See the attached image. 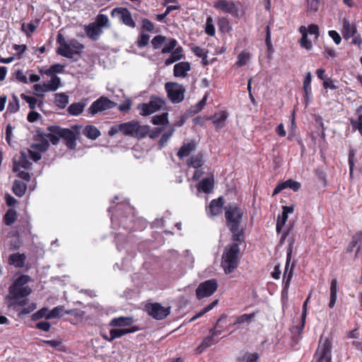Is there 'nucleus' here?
<instances>
[{"mask_svg": "<svg viewBox=\"0 0 362 362\" xmlns=\"http://www.w3.org/2000/svg\"><path fill=\"white\" fill-rule=\"evenodd\" d=\"M30 280L29 276L21 275L10 286L8 298L12 300L11 305L23 306L28 303L27 296L32 291L31 288L26 285Z\"/></svg>", "mask_w": 362, "mask_h": 362, "instance_id": "1", "label": "nucleus"}, {"mask_svg": "<svg viewBox=\"0 0 362 362\" xmlns=\"http://www.w3.org/2000/svg\"><path fill=\"white\" fill-rule=\"evenodd\" d=\"M239 254V244L236 243H233L225 247L222 256L221 266L226 274H230L237 268Z\"/></svg>", "mask_w": 362, "mask_h": 362, "instance_id": "2", "label": "nucleus"}, {"mask_svg": "<svg viewBox=\"0 0 362 362\" xmlns=\"http://www.w3.org/2000/svg\"><path fill=\"white\" fill-rule=\"evenodd\" d=\"M121 132L124 136H132L136 139H143L149 133L150 127L147 125L141 126L138 121L120 124Z\"/></svg>", "mask_w": 362, "mask_h": 362, "instance_id": "3", "label": "nucleus"}, {"mask_svg": "<svg viewBox=\"0 0 362 362\" xmlns=\"http://www.w3.org/2000/svg\"><path fill=\"white\" fill-rule=\"evenodd\" d=\"M331 339L321 335L312 362H332Z\"/></svg>", "mask_w": 362, "mask_h": 362, "instance_id": "4", "label": "nucleus"}, {"mask_svg": "<svg viewBox=\"0 0 362 362\" xmlns=\"http://www.w3.org/2000/svg\"><path fill=\"white\" fill-rule=\"evenodd\" d=\"M243 211L236 205L230 204L226 208L225 217L230 230H235L240 227Z\"/></svg>", "mask_w": 362, "mask_h": 362, "instance_id": "5", "label": "nucleus"}, {"mask_svg": "<svg viewBox=\"0 0 362 362\" xmlns=\"http://www.w3.org/2000/svg\"><path fill=\"white\" fill-rule=\"evenodd\" d=\"M165 90L168 99L175 104L180 103L185 98V88L177 82H167L165 83Z\"/></svg>", "mask_w": 362, "mask_h": 362, "instance_id": "6", "label": "nucleus"}, {"mask_svg": "<svg viewBox=\"0 0 362 362\" xmlns=\"http://www.w3.org/2000/svg\"><path fill=\"white\" fill-rule=\"evenodd\" d=\"M226 315H222L220 318L217 320L214 327L209 330L210 335L206 337L202 342L200 344L199 346L195 349V352L197 354H199L202 353V351L206 348L211 346V345L216 344L218 341L216 339V337L221 334L223 332V329H217L216 327H218L219 323L221 322L223 320H226Z\"/></svg>", "mask_w": 362, "mask_h": 362, "instance_id": "7", "label": "nucleus"}, {"mask_svg": "<svg viewBox=\"0 0 362 362\" xmlns=\"http://www.w3.org/2000/svg\"><path fill=\"white\" fill-rule=\"evenodd\" d=\"M61 138L64 141L66 146L69 149H75L76 146V140L80 135V127L77 125L71 126V128L61 127Z\"/></svg>", "mask_w": 362, "mask_h": 362, "instance_id": "8", "label": "nucleus"}, {"mask_svg": "<svg viewBox=\"0 0 362 362\" xmlns=\"http://www.w3.org/2000/svg\"><path fill=\"white\" fill-rule=\"evenodd\" d=\"M165 100L159 97L152 96L147 103H141L138 105V110L142 116L150 115L163 108L165 105Z\"/></svg>", "mask_w": 362, "mask_h": 362, "instance_id": "9", "label": "nucleus"}, {"mask_svg": "<svg viewBox=\"0 0 362 362\" xmlns=\"http://www.w3.org/2000/svg\"><path fill=\"white\" fill-rule=\"evenodd\" d=\"M218 282L215 279H211L202 282L196 289L197 299L209 297L213 295L218 288Z\"/></svg>", "mask_w": 362, "mask_h": 362, "instance_id": "10", "label": "nucleus"}, {"mask_svg": "<svg viewBox=\"0 0 362 362\" xmlns=\"http://www.w3.org/2000/svg\"><path fill=\"white\" fill-rule=\"evenodd\" d=\"M145 310L150 316L157 320L165 319L170 313V307L162 306L158 303H147L145 305Z\"/></svg>", "mask_w": 362, "mask_h": 362, "instance_id": "11", "label": "nucleus"}, {"mask_svg": "<svg viewBox=\"0 0 362 362\" xmlns=\"http://www.w3.org/2000/svg\"><path fill=\"white\" fill-rule=\"evenodd\" d=\"M116 106V103L107 97L101 96L94 101L88 109V112L91 115H95L98 112L110 110Z\"/></svg>", "mask_w": 362, "mask_h": 362, "instance_id": "12", "label": "nucleus"}, {"mask_svg": "<svg viewBox=\"0 0 362 362\" xmlns=\"http://www.w3.org/2000/svg\"><path fill=\"white\" fill-rule=\"evenodd\" d=\"M293 252L292 245L291 244L287 250L286 262L285 265V269L284 272V288L283 294L287 295L290 283L293 277V265L291 266V269H288L289 264L291 259V255Z\"/></svg>", "mask_w": 362, "mask_h": 362, "instance_id": "13", "label": "nucleus"}, {"mask_svg": "<svg viewBox=\"0 0 362 362\" xmlns=\"http://www.w3.org/2000/svg\"><path fill=\"white\" fill-rule=\"evenodd\" d=\"M112 17H119V20L125 25L130 28H135L136 23L132 18L130 11L127 8L117 7L111 11Z\"/></svg>", "mask_w": 362, "mask_h": 362, "instance_id": "14", "label": "nucleus"}, {"mask_svg": "<svg viewBox=\"0 0 362 362\" xmlns=\"http://www.w3.org/2000/svg\"><path fill=\"white\" fill-rule=\"evenodd\" d=\"M214 7L224 13H230L234 16L238 14V8L233 1L218 0L214 3Z\"/></svg>", "mask_w": 362, "mask_h": 362, "instance_id": "15", "label": "nucleus"}, {"mask_svg": "<svg viewBox=\"0 0 362 362\" xmlns=\"http://www.w3.org/2000/svg\"><path fill=\"white\" fill-rule=\"evenodd\" d=\"M69 49H64V52L69 54V57H65L68 59H73L74 55H80L81 51L84 49V45L76 39H71L68 42Z\"/></svg>", "mask_w": 362, "mask_h": 362, "instance_id": "16", "label": "nucleus"}, {"mask_svg": "<svg viewBox=\"0 0 362 362\" xmlns=\"http://www.w3.org/2000/svg\"><path fill=\"white\" fill-rule=\"evenodd\" d=\"M32 163L29 161L25 152L21 151L19 159L17 160L13 159V172L19 171L21 168L29 169L31 168Z\"/></svg>", "mask_w": 362, "mask_h": 362, "instance_id": "17", "label": "nucleus"}, {"mask_svg": "<svg viewBox=\"0 0 362 362\" xmlns=\"http://www.w3.org/2000/svg\"><path fill=\"white\" fill-rule=\"evenodd\" d=\"M190 69L191 65L188 62H181L175 64L173 75L177 78H185Z\"/></svg>", "mask_w": 362, "mask_h": 362, "instance_id": "18", "label": "nucleus"}, {"mask_svg": "<svg viewBox=\"0 0 362 362\" xmlns=\"http://www.w3.org/2000/svg\"><path fill=\"white\" fill-rule=\"evenodd\" d=\"M84 30L88 37L93 41L98 40L103 33L101 28H99L97 24L94 23H90L86 25Z\"/></svg>", "mask_w": 362, "mask_h": 362, "instance_id": "19", "label": "nucleus"}, {"mask_svg": "<svg viewBox=\"0 0 362 362\" xmlns=\"http://www.w3.org/2000/svg\"><path fill=\"white\" fill-rule=\"evenodd\" d=\"M300 187V184L296 181H293L292 180H288L285 182H281L278 184L274 189L273 196L279 194L283 189L286 188H291L293 191H298Z\"/></svg>", "mask_w": 362, "mask_h": 362, "instance_id": "20", "label": "nucleus"}, {"mask_svg": "<svg viewBox=\"0 0 362 362\" xmlns=\"http://www.w3.org/2000/svg\"><path fill=\"white\" fill-rule=\"evenodd\" d=\"M47 130L49 133L44 134L43 136L45 139H49L53 145H57L59 139H62L61 134L59 133V132H61V127L56 125L49 126L47 127Z\"/></svg>", "mask_w": 362, "mask_h": 362, "instance_id": "21", "label": "nucleus"}, {"mask_svg": "<svg viewBox=\"0 0 362 362\" xmlns=\"http://www.w3.org/2000/svg\"><path fill=\"white\" fill-rule=\"evenodd\" d=\"M356 33H358V31L356 25L351 23L346 18L344 19L341 30L343 37L345 40H349L351 37V36L356 35Z\"/></svg>", "mask_w": 362, "mask_h": 362, "instance_id": "22", "label": "nucleus"}, {"mask_svg": "<svg viewBox=\"0 0 362 362\" xmlns=\"http://www.w3.org/2000/svg\"><path fill=\"white\" fill-rule=\"evenodd\" d=\"M26 256L23 253H13L11 254L8 259V263L16 268H22L25 265Z\"/></svg>", "mask_w": 362, "mask_h": 362, "instance_id": "23", "label": "nucleus"}, {"mask_svg": "<svg viewBox=\"0 0 362 362\" xmlns=\"http://www.w3.org/2000/svg\"><path fill=\"white\" fill-rule=\"evenodd\" d=\"M224 204L223 198L218 197L216 199H213L209 204V214L212 216H218L221 214L222 209Z\"/></svg>", "mask_w": 362, "mask_h": 362, "instance_id": "24", "label": "nucleus"}, {"mask_svg": "<svg viewBox=\"0 0 362 362\" xmlns=\"http://www.w3.org/2000/svg\"><path fill=\"white\" fill-rule=\"evenodd\" d=\"M214 185V180L213 177L204 178L198 183L197 189L206 194H209L212 191Z\"/></svg>", "mask_w": 362, "mask_h": 362, "instance_id": "25", "label": "nucleus"}, {"mask_svg": "<svg viewBox=\"0 0 362 362\" xmlns=\"http://www.w3.org/2000/svg\"><path fill=\"white\" fill-rule=\"evenodd\" d=\"M57 42L59 45V47L57 49V54L62 57H69V54L64 52L69 49L68 42L65 37L63 36L62 33H59L57 37Z\"/></svg>", "mask_w": 362, "mask_h": 362, "instance_id": "26", "label": "nucleus"}, {"mask_svg": "<svg viewBox=\"0 0 362 362\" xmlns=\"http://www.w3.org/2000/svg\"><path fill=\"white\" fill-rule=\"evenodd\" d=\"M196 148V144L194 141L183 144L179 149L177 156L180 158L189 156Z\"/></svg>", "mask_w": 362, "mask_h": 362, "instance_id": "27", "label": "nucleus"}, {"mask_svg": "<svg viewBox=\"0 0 362 362\" xmlns=\"http://www.w3.org/2000/svg\"><path fill=\"white\" fill-rule=\"evenodd\" d=\"M138 330V328L136 327H131V328H127V329H112L110 331V339L114 340L117 338H120L122 336L134 332Z\"/></svg>", "mask_w": 362, "mask_h": 362, "instance_id": "28", "label": "nucleus"}, {"mask_svg": "<svg viewBox=\"0 0 362 362\" xmlns=\"http://www.w3.org/2000/svg\"><path fill=\"white\" fill-rule=\"evenodd\" d=\"M204 156L202 153L191 156L187 160V165L188 167L194 168L195 169L199 168L204 165Z\"/></svg>", "mask_w": 362, "mask_h": 362, "instance_id": "29", "label": "nucleus"}, {"mask_svg": "<svg viewBox=\"0 0 362 362\" xmlns=\"http://www.w3.org/2000/svg\"><path fill=\"white\" fill-rule=\"evenodd\" d=\"M183 57L184 54L182 47H177L174 51L170 52V57L165 61V65L169 66Z\"/></svg>", "mask_w": 362, "mask_h": 362, "instance_id": "30", "label": "nucleus"}, {"mask_svg": "<svg viewBox=\"0 0 362 362\" xmlns=\"http://www.w3.org/2000/svg\"><path fill=\"white\" fill-rule=\"evenodd\" d=\"M133 320L129 317H119L113 318L109 323L110 327H125L132 324Z\"/></svg>", "mask_w": 362, "mask_h": 362, "instance_id": "31", "label": "nucleus"}, {"mask_svg": "<svg viewBox=\"0 0 362 362\" xmlns=\"http://www.w3.org/2000/svg\"><path fill=\"white\" fill-rule=\"evenodd\" d=\"M83 134L88 139L95 140L100 136L99 129L93 125H87L83 129Z\"/></svg>", "mask_w": 362, "mask_h": 362, "instance_id": "32", "label": "nucleus"}, {"mask_svg": "<svg viewBox=\"0 0 362 362\" xmlns=\"http://www.w3.org/2000/svg\"><path fill=\"white\" fill-rule=\"evenodd\" d=\"M13 192L18 197H23L27 189V185L20 180H15L13 185Z\"/></svg>", "mask_w": 362, "mask_h": 362, "instance_id": "33", "label": "nucleus"}, {"mask_svg": "<svg viewBox=\"0 0 362 362\" xmlns=\"http://www.w3.org/2000/svg\"><path fill=\"white\" fill-rule=\"evenodd\" d=\"M256 316V313H252L250 314H243L235 317V322L233 325H237L244 323L250 324L252 322Z\"/></svg>", "mask_w": 362, "mask_h": 362, "instance_id": "34", "label": "nucleus"}, {"mask_svg": "<svg viewBox=\"0 0 362 362\" xmlns=\"http://www.w3.org/2000/svg\"><path fill=\"white\" fill-rule=\"evenodd\" d=\"M17 219V212L13 209H9L4 216L3 221L5 225L11 226Z\"/></svg>", "mask_w": 362, "mask_h": 362, "instance_id": "35", "label": "nucleus"}, {"mask_svg": "<svg viewBox=\"0 0 362 362\" xmlns=\"http://www.w3.org/2000/svg\"><path fill=\"white\" fill-rule=\"evenodd\" d=\"M44 86L46 88L47 91H55L61 85L60 78L54 75L50 81L47 83H44Z\"/></svg>", "mask_w": 362, "mask_h": 362, "instance_id": "36", "label": "nucleus"}, {"mask_svg": "<svg viewBox=\"0 0 362 362\" xmlns=\"http://www.w3.org/2000/svg\"><path fill=\"white\" fill-rule=\"evenodd\" d=\"M300 33L302 34V38L300 40V45L308 50L311 49L312 43L308 40V30L305 26H300L299 28Z\"/></svg>", "mask_w": 362, "mask_h": 362, "instance_id": "37", "label": "nucleus"}, {"mask_svg": "<svg viewBox=\"0 0 362 362\" xmlns=\"http://www.w3.org/2000/svg\"><path fill=\"white\" fill-rule=\"evenodd\" d=\"M337 296V281L336 279H332L330 286V300L329 303V308H333L335 305Z\"/></svg>", "mask_w": 362, "mask_h": 362, "instance_id": "38", "label": "nucleus"}, {"mask_svg": "<svg viewBox=\"0 0 362 362\" xmlns=\"http://www.w3.org/2000/svg\"><path fill=\"white\" fill-rule=\"evenodd\" d=\"M85 104L83 103H75L71 104L67 109V111L71 115H78L84 110Z\"/></svg>", "mask_w": 362, "mask_h": 362, "instance_id": "39", "label": "nucleus"}, {"mask_svg": "<svg viewBox=\"0 0 362 362\" xmlns=\"http://www.w3.org/2000/svg\"><path fill=\"white\" fill-rule=\"evenodd\" d=\"M54 103L61 109L64 108L69 103V97L65 93L55 94Z\"/></svg>", "mask_w": 362, "mask_h": 362, "instance_id": "40", "label": "nucleus"}, {"mask_svg": "<svg viewBox=\"0 0 362 362\" xmlns=\"http://www.w3.org/2000/svg\"><path fill=\"white\" fill-rule=\"evenodd\" d=\"M49 146V141L47 139L43 137L39 143L33 144L31 145V148L37 151L40 153L46 151Z\"/></svg>", "mask_w": 362, "mask_h": 362, "instance_id": "41", "label": "nucleus"}, {"mask_svg": "<svg viewBox=\"0 0 362 362\" xmlns=\"http://www.w3.org/2000/svg\"><path fill=\"white\" fill-rule=\"evenodd\" d=\"M250 54L246 51L241 52L238 55V60L235 62V65L238 67H241L243 66H245L250 59Z\"/></svg>", "mask_w": 362, "mask_h": 362, "instance_id": "42", "label": "nucleus"}, {"mask_svg": "<svg viewBox=\"0 0 362 362\" xmlns=\"http://www.w3.org/2000/svg\"><path fill=\"white\" fill-rule=\"evenodd\" d=\"M64 65L60 64H55L45 71L41 70L40 72L47 76H52L55 73H62L64 70Z\"/></svg>", "mask_w": 362, "mask_h": 362, "instance_id": "43", "label": "nucleus"}, {"mask_svg": "<svg viewBox=\"0 0 362 362\" xmlns=\"http://www.w3.org/2000/svg\"><path fill=\"white\" fill-rule=\"evenodd\" d=\"M96 23L99 28H101L103 30V28H109V19L107 16L105 14H98L95 18V21L93 22Z\"/></svg>", "mask_w": 362, "mask_h": 362, "instance_id": "44", "label": "nucleus"}, {"mask_svg": "<svg viewBox=\"0 0 362 362\" xmlns=\"http://www.w3.org/2000/svg\"><path fill=\"white\" fill-rule=\"evenodd\" d=\"M362 240V232H357L353 235L352 240L350 242L346 251L347 252H351L356 245Z\"/></svg>", "mask_w": 362, "mask_h": 362, "instance_id": "45", "label": "nucleus"}, {"mask_svg": "<svg viewBox=\"0 0 362 362\" xmlns=\"http://www.w3.org/2000/svg\"><path fill=\"white\" fill-rule=\"evenodd\" d=\"M228 117V113L225 111H223L218 114V115L214 116V124L216 128H221L223 127V124L226 120Z\"/></svg>", "mask_w": 362, "mask_h": 362, "instance_id": "46", "label": "nucleus"}, {"mask_svg": "<svg viewBox=\"0 0 362 362\" xmlns=\"http://www.w3.org/2000/svg\"><path fill=\"white\" fill-rule=\"evenodd\" d=\"M177 42L175 39H170L168 42L165 43L161 50L162 54L170 53L177 47Z\"/></svg>", "mask_w": 362, "mask_h": 362, "instance_id": "47", "label": "nucleus"}, {"mask_svg": "<svg viewBox=\"0 0 362 362\" xmlns=\"http://www.w3.org/2000/svg\"><path fill=\"white\" fill-rule=\"evenodd\" d=\"M312 81V75L310 72L307 73L306 76L304 78L303 81V90L305 93V97H308V95L311 93V87L310 83Z\"/></svg>", "mask_w": 362, "mask_h": 362, "instance_id": "48", "label": "nucleus"}, {"mask_svg": "<svg viewBox=\"0 0 362 362\" xmlns=\"http://www.w3.org/2000/svg\"><path fill=\"white\" fill-rule=\"evenodd\" d=\"M168 121V113L164 112L159 115H156L152 117L151 122L155 125L162 124L167 123Z\"/></svg>", "mask_w": 362, "mask_h": 362, "instance_id": "49", "label": "nucleus"}, {"mask_svg": "<svg viewBox=\"0 0 362 362\" xmlns=\"http://www.w3.org/2000/svg\"><path fill=\"white\" fill-rule=\"evenodd\" d=\"M49 315V309L47 308H42L32 315L33 320H39L45 317L47 320V316Z\"/></svg>", "mask_w": 362, "mask_h": 362, "instance_id": "50", "label": "nucleus"}, {"mask_svg": "<svg viewBox=\"0 0 362 362\" xmlns=\"http://www.w3.org/2000/svg\"><path fill=\"white\" fill-rule=\"evenodd\" d=\"M205 32L210 36H214L215 35V28L213 23V18L211 16H209L206 18Z\"/></svg>", "mask_w": 362, "mask_h": 362, "instance_id": "51", "label": "nucleus"}, {"mask_svg": "<svg viewBox=\"0 0 362 362\" xmlns=\"http://www.w3.org/2000/svg\"><path fill=\"white\" fill-rule=\"evenodd\" d=\"M356 156V150L351 148L349 151V175L353 177L354 167V158Z\"/></svg>", "mask_w": 362, "mask_h": 362, "instance_id": "52", "label": "nucleus"}, {"mask_svg": "<svg viewBox=\"0 0 362 362\" xmlns=\"http://www.w3.org/2000/svg\"><path fill=\"white\" fill-rule=\"evenodd\" d=\"M21 98L28 104L31 110H34L36 107L37 100L35 97L28 96L25 93H22L21 94Z\"/></svg>", "mask_w": 362, "mask_h": 362, "instance_id": "53", "label": "nucleus"}, {"mask_svg": "<svg viewBox=\"0 0 362 362\" xmlns=\"http://www.w3.org/2000/svg\"><path fill=\"white\" fill-rule=\"evenodd\" d=\"M149 40V35L145 33L141 34L136 42L138 47L140 48L146 47L148 44Z\"/></svg>", "mask_w": 362, "mask_h": 362, "instance_id": "54", "label": "nucleus"}, {"mask_svg": "<svg viewBox=\"0 0 362 362\" xmlns=\"http://www.w3.org/2000/svg\"><path fill=\"white\" fill-rule=\"evenodd\" d=\"M165 40V37L158 35L155 36L152 40L151 44L155 49H158L161 47V45L164 43Z\"/></svg>", "mask_w": 362, "mask_h": 362, "instance_id": "55", "label": "nucleus"}, {"mask_svg": "<svg viewBox=\"0 0 362 362\" xmlns=\"http://www.w3.org/2000/svg\"><path fill=\"white\" fill-rule=\"evenodd\" d=\"M13 102H10L8 105V111L11 113L16 112L19 110V101L16 95H13Z\"/></svg>", "mask_w": 362, "mask_h": 362, "instance_id": "56", "label": "nucleus"}, {"mask_svg": "<svg viewBox=\"0 0 362 362\" xmlns=\"http://www.w3.org/2000/svg\"><path fill=\"white\" fill-rule=\"evenodd\" d=\"M287 219H288V215L284 214L282 212V214L281 216H279L278 218H277V222H276V231L277 233H280L282 227L285 225L286 222L287 221Z\"/></svg>", "mask_w": 362, "mask_h": 362, "instance_id": "57", "label": "nucleus"}, {"mask_svg": "<svg viewBox=\"0 0 362 362\" xmlns=\"http://www.w3.org/2000/svg\"><path fill=\"white\" fill-rule=\"evenodd\" d=\"M36 29V26L33 23L25 24L23 23L21 25V30L26 33L27 35L33 33Z\"/></svg>", "mask_w": 362, "mask_h": 362, "instance_id": "58", "label": "nucleus"}, {"mask_svg": "<svg viewBox=\"0 0 362 362\" xmlns=\"http://www.w3.org/2000/svg\"><path fill=\"white\" fill-rule=\"evenodd\" d=\"M34 93L38 97H44V93L47 92L44 84H35L33 86Z\"/></svg>", "mask_w": 362, "mask_h": 362, "instance_id": "59", "label": "nucleus"}, {"mask_svg": "<svg viewBox=\"0 0 362 362\" xmlns=\"http://www.w3.org/2000/svg\"><path fill=\"white\" fill-rule=\"evenodd\" d=\"M63 309L64 306H57L54 308L51 311H49V315L47 316V320L58 317Z\"/></svg>", "mask_w": 362, "mask_h": 362, "instance_id": "60", "label": "nucleus"}, {"mask_svg": "<svg viewBox=\"0 0 362 362\" xmlns=\"http://www.w3.org/2000/svg\"><path fill=\"white\" fill-rule=\"evenodd\" d=\"M192 51L196 56L202 58L203 60H204L207 57L206 52L204 50V49H202L200 47H193L192 48Z\"/></svg>", "mask_w": 362, "mask_h": 362, "instance_id": "61", "label": "nucleus"}, {"mask_svg": "<svg viewBox=\"0 0 362 362\" xmlns=\"http://www.w3.org/2000/svg\"><path fill=\"white\" fill-rule=\"evenodd\" d=\"M308 11L311 12H316L319 6L318 0H306Z\"/></svg>", "mask_w": 362, "mask_h": 362, "instance_id": "62", "label": "nucleus"}, {"mask_svg": "<svg viewBox=\"0 0 362 362\" xmlns=\"http://www.w3.org/2000/svg\"><path fill=\"white\" fill-rule=\"evenodd\" d=\"M240 227H236L235 230H230L233 233V240L234 243H236L238 244V243L241 242V236L243 235V233L242 230H240Z\"/></svg>", "mask_w": 362, "mask_h": 362, "instance_id": "63", "label": "nucleus"}, {"mask_svg": "<svg viewBox=\"0 0 362 362\" xmlns=\"http://www.w3.org/2000/svg\"><path fill=\"white\" fill-rule=\"evenodd\" d=\"M142 28L147 31L151 32L154 29V25L150 20L144 18L142 20Z\"/></svg>", "mask_w": 362, "mask_h": 362, "instance_id": "64", "label": "nucleus"}]
</instances>
